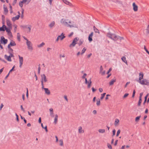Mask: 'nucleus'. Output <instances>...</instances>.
<instances>
[{"label":"nucleus","mask_w":149,"mask_h":149,"mask_svg":"<svg viewBox=\"0 0 149 149\" xmlns=\"http://www.w3.org/2000/svg\"><path fill=\"white\" fill-rule=\"evenodd\" d=\"M19 62V67L21 68L22 65L23 61V59L22 57L20 56L19 55H18Z\"/></svg>","instance_id":"nucleus-6"},{"label":"nucleus","mask_w":149,"mask_h":149,"mask_svg":"<svg viewBox=\"0 0 149 149\" xmlns=\"http://www.w3.org/2000/svg\"><path fill=\"white\" fill-rule=\"evenodd\" d=\"M130 83V82H127L125 86V88H126L127 87V85L128 84H129Z\"/></svg>","instance_id":"nucleus-63"},{"label":"nucleus","mask_w":149,"mask_h":149,"mask_svg":"<svg viewBox=\"0 0 149 149\" xmlns=\"http://www.w3.org/2000/svg\"><path fill=\"white\" fill-rule=\"evenodd\" d=\"M105 95V93H103L102 94H101V97H100V99L101 100H102V99H103Z\"/></svg>","instance_id":"nucleus-38"},{"label":"nucleus","mask_w":149,"mask_h":149,"mask_svg":"<svg viewBox=\"0 0 149 149\" xmlns=\"http://www.w3.org/2000/svg\"><path fill=\"white\" fill-rule=\"evenodd\" d=\"M92 90L93 92H94L96 90L93 87L92 88Z\"/></svg>","instance_id":"nucleus-64"},{"label":"nucleus","mask_w":149,"mask_h":149,"mask_svg":"<svg viewBox=\"0 0 149 149\" xmlns=\"http://www.w3.org/2000/svg\"><path fill=\"white\" fill-rule=\"evenodd\" d=\"M5 58H6L8 61H11L12 60L11 59V57H10L9 56H7V55H5Z\"/></svg>","instance_id":"nucleus-16"},{"label":"nucleus","mask_w":149,"mask_h":149,"mask_svg":"<svg viewBox=\"0 0 149 149\" xmlns=\"http://www.w3.org/2000/svg\"><path fill=\"white\" fill-rule=\"evenodd\" d=\"M107 146H108V148H109V149H112V146H111V145L109 144V143H108L107 144Z\"/></svg>","instance_id":"nucleus-51"},{"label":"nucleus","mask_w":149,"mask_h":149,"mask_svg":"<svg viewBox=\"0 0 149 149\" xmlns=\"http://www.w3.org/2000/svg\"><path fill=\"white\" fill-rule=\"evenodd\" d=\"M121 59L122 61L124 63H127V61L126 60V58L125 57V56H123L121 58Z\"/></svg>","instance_id":"nucleus-28"},{"label":"nucleus","mask_w":149,"mask_h":149,"mask_svg":"<svg viewBox=\"0 0 149 149\" xmlns=\"http://www.w3.org/2000/svg\"><path fill=\"white\" fill-rule=\"evenodd\" d=\"M120 130H118V131L117 132L116 136H118L119 135V134H120Z\"/></svg>","instance_id":"nucleus-43"},{"label":"nucleus","mask_w":149,"mask_h":149,"mask_svg":"<svg viewBox=\"0 0 149 149\" xmlns=\"http://www.w3.org/2000/svg\"><path fill=\"white\" fill-rule=\"evenodd\" d=\"M6 23L7 25L9 27H10L11 26V24L10 23V21L9 19L6 20Z\"/></svg>","instance_id":"nucleus-19"},{"label":"nucleus","mask_w":149,"mask_h":149,"mask_svg":"<svg viewBox=\"0 0 149 149\" xmlns=\"http://www.w3.org/2000/svg\"><path fill=\"white\" fill-rule=\"evenodd\" d=\"M65 20L64 19H62L61 20V22L62 24H65Z\"/></svg>","instance_id":"nucleus-45"},{"label":"nucleus","mask_w":149,"mask_h":149,"mask_svg":"<svg viewBox=\"0 0 149 149\" xmlns=\"http://www.w3.org/2000/svg\"><path fill=\"white\" fill-rule=\"evenodd\" d=\"M44 89L45 93L47 94L48 95H49L50 94V92L49 90L47 88H45L43 87V88H42Z\"/></svg>","instance_id":"nucleus-14"},{"label":"nucleus","mask_w":149,"mask_h":149,"mask_svg":"<svg viewBox=\"0 0 149 149\" xmlns=\"http://www.w3.org/2000/svg\"><path fill=\"white\" fill-rule=\"evenodd\" d=\"M93 32H92L88 36V40L90 42H91L92 40V36H93Z\"/></svg>","instance_id":"nucleus-10"},{"label":"nucleus","mask_w":149,"mask_h":149,"mask_svg":"<svg viewBox=\"0 0 149 149\" xmlns=\"http://www.w3.org/2000/svg\"><path fill=\"white\" fill-rule=\"evenodd\" d=\"M59 142L60 143V145L61 146H63V140L62 139H60L59 140Z\"/></svg>","instance_id":"nucleus-34"},{"label":"nucleus","mask_w":149,"mask_h":149,"mask_svg":"<svg viewBox=\"0 0 149 149\" xmlns=\"http://www.w3.org/2000/svg\"><path fill=\"white\" fill-rule=\"evenodd\" d=\"M28 25H22L21 26V27L24 29L25 28H27V27L28 26Z\"/></svg>","instance_id":"nucleus-48"},{"label":"nucleus","mask_w":149,"mask_h":149,"mask_svg":"<svg viewBox=\"0 0 149 149\" xmlns=\"http://www.w3.org/2000/svg\"><path fill=\"white\" fill-rule=\"evenodd\" d=\"M41 85L42 86V88H43L44 87V84H43V81L44 82H45L47 81V79L46 77L45 74H42L41 75Z\"/></svg>","instance_id":"nucleus-2"},{"label":"nucleus","mask_w":149,"mask_h":149,"mask_svg":"<svg viewBox=\"0 0 149 149\" xmlns=\"http://www.w3.org/2000/svg\"><path fill=\"white\" fill-rule=\"evenodd\" d=\"M142 102V98H139V102L137 104V105L138 106H140L141 103Z\"/></svg>","instance_id":"nucleus-27"},{"label":"nucleus","mask_w":149,"mask_h":149,"mask_svg":"<svg viewBox=\"0 0 149 149\" xmlns=\"http://www.w3.org/2000/svg\"><path fill=\"white\" fill-rule=\"evenodd\" d=\"M15 67V66L14 65L13 67L12 68V69H11L10 71H9V73H10V72H12V71L14 70V69Z\"/></svg>","instance_id":"nucleus-53"},{"label":"nucleus","mask_w":149,"mask_h":149,"mask_svg":"<svg viewBox=\"0 0 149 149\" xmlns=\"http://www.w3.org/2000/svg\"><path fill=\"white\" fill-rule=\"evenodd\" d=\"M16 45V44L15 42L13 40H12L10 42V44L8 45V46L9 47H11V46H15Z\"/></svg>","instance_id":"nucleus-12"},{"label":"nucleus","mask_w":149,"mask_h":149,"mask_svg":"<svg viewBox=\"0 0 149 149\" xmlns=\"http://www.w3.org/2000/svg\"><path fill=\"white\" fill-rule=\"evenodd\" d=\"M88 83V86H87L88 88H90V87H91V83Z\"/></svg>","instance_id":"nucleus-55"},{"label":"nucleus","mask_w":149,"mask_h":149,"mask_svg":"<svg viewBox=\"0 0 149 149\" xmlns=\"http://www.w3.org/2000/svg\"><path fill=\"white\" fill-rule=\"evenodd\" d=\"M58 116L57 114H56L55 115V117L54 119V123L55 124H56L58 121Z\"/></svg>","instance_id":"nucleus-17"},{"label":"nucleus","mask_w":149,"mask_h":149,"mask_svg":"<svg viewBox=\"0 0 149 149\" xmlns=\"http://www.w3.org/2000/svg\"><path fill=\"white\" fill-rule=\"evenodd\" d=\"M55 25V22L54 21L52 22L49 25V26L50 28H52Z\"/></svg>","instance_id":"nucleus-22"},{"label":"nucleus","mask_w":149,"mask_h":149,"mask_svg":"<svg viewBox=\"0 0 149 149\" xmlns=\"http://www.w3.org/2000/svg\"><path fill=\"white\" fill-rule=\"evenodd\" d=\"M8 51H9V53H13V50L10 47H9L8 46Z\"/></svg>","instance_id":"nucleus-30"},{"label":"nucleus","mask_w":149,"mask_h":149,"mask_svg":"<svg viewBox=\"0 0 149 149\" xmlns=\"http://www.w3.org/2000/svg\"><path fill=\"white\" fill-rule=\"evenodd\" d=\"M40 64L38 65V73L39 74L40 73Z\"/></svg>","instance_id":"nucleus-41"},{"label":"nucleus","mask_w":149,"mask_h":149,"mask_svg":"<svg viewBox=\"0 0 149 149\" xmlns=\"http://www.w3.org/2000/svg\"><path fill=\"white\" fill-rule=\"evenodd\" d=\"M133 9L134 11H136L138 10V7L136 4L135 3H133L132 4Z\"/></svg>","instance_id":"nucleus-8"},{"label":"nucleus","mask_w":149,"mask_h":149,"mask_svg":"<svg viewBox=\"0 0 149 149\" xmlns=\"http://www.w3.org/2000/svg\"><path fill=\"white\" fill-rule=\"evenodd\" d=\"M64 98L67 101H68V100L67 97V96L66 95L64 96Z\"/></svg>","instance_id":"nucleus-61"},{"label":"nucleus","mask_w":149,"mask_h":149,"mask_svg":"<svg viewBox=\"0 0 149 149\" xmlns=\"http://www.w3.org/2000/svg\"><path fill=\"white\" fill-rule=\"evenodd\" d=\"M31 25H28L27 28L29 29V32H31Z\"/></svg>","instance_id":"nucleus-39"},{"label":"nucleus","mask_w":149,"mask_h":149,"mask_svg":"<svg viewBox=\"0 0 149 149\" xmlns=\"http://www.w3.org/2000/svg\"><path fill=\"white\" fill-rule=\"evenodd\" d=\"M5 30H6V31L8 33H10V32H11L10 29L8 28L7 27H6Z\"/></svg>","instance_id":"nucleus-40"},{"label":"nucleus","mask_w":149,"mask_h":149,"mask_svg":"<svg viewBox=\"0 0 149 149\" xmlns=\"http://www.w3.org/2000/svg\"><path fill=\"white\" fill-rule=\"evenodd\" d=\"M19 18V15H18L17 16L13 17L12 19L13 22H15V21L18 20Z\"/></svg>","instance_id":"nucleus-11"},{"label":"nucleus","mask_w":149,"mask_h":149,"mask_svg":"<svg viewBox=\"0 0 149 149\" xmlns=\"http://www.w3.org/2000/svg\"><path fill=\"white\" fill-rule=\"evenodd\" d=\"M1 41L2 43H3L5 45L7 43L8 40L6 39H5L4 37L1 36Z\"/></svg>","instance_id":"nucleus-7"},{"label":"nucleus","mask_w":149,"mask_h":149,"mask_svg":"<svg viewBox=\"0 0 149 149\" xmlns=\"http://www.w3.org/2000/svg\"><path fill=\"white\" fill-rule=\"evenodd\" d=\"M84 42V40L82 39H81L79 41V42L77 43V44H78L79 46H80L81 45L83 42Z\"/></svg>","instance_id":"nucleus-21"},{"label":"nucleus","mask_w":149,"mask_h":149,"mask_svg":"<svg viewBox=\"0 0 149 149\" xmlns=\"http://www.w3.org/2000/svg\"><path fill=\"white\" fill-rule=\"evenodd\" d=\"M144 74L143 73L141 72H140L139 74V81H140L142 79H143Z\"/></svg>","instance_id":"nucleus-9"},{"label":"nucleus","mask_w":149,"mask_h":149,"mask_svg":"<svg viewBox=\"0 0 149 149\" xmlns=\"http://www.w3.org/2000/svg\"><path fill=\"white\" fill-rule=\"evenodd\" d=\"M31 0H22V1L24 3H25L27 4H29L31 1Z\"/></svg>","instance_id":"nucleus-23"},{"label":"nucleus","mask_w":149,"mask_h":149,"mask_svg":"<svg viewBox=\"0 0 149 149\" xmlns=\"http://www.w3.org/2000/svg\"><path fill=\"white\" fill-rule=\"evenodd\" d=\"M26 44L29 49L31 50L33 49L32 44L31 42L29 40H27V41H26Z\"/></svg>","instance_id":"nucleus-5"},{"label":"nucleus","mask_w":149,"mask_h":149,"mask_svg":"<svg viewBox=\"0 0 149 149\" xmlns=\"http://www.w3.org/2000/svg\"><path fill=\"white\" fill-rule=\"evenodd\" d=\"M137 81L142 85H148L149 84V82L146 79H144L140 81L137 80Z\"/></svg>","instance_id":"nucleus-3"},{"label":"nucleus","mask_w":149,"mask_h":149,"mask_svg":"<svg viewBox=\"0 0 149 149\" xmlns=\"http://www.w3.org/2000/svg\"><path fill=\"white\" fill-rule=\"evenodd\" d=\"M46 132H48V130H47V127L46 125L45 127H44V128Z\"/></svg>","instance_id":"nucleus-60"},{"label":"nucleus","mask_w":149,"mask_h":149,"mask_svg":"<svg viewBox=\"0 0 149 149\" xmlns=\"http://www.w3.org/2000/svg\"><path fill=\"white\" fill-rule=\"evenodd\" d=\"M12 53H9L10 54L9 56H10V57L11 58L12 57H14V56L13 54H12Z\"/></svg>","instance_id":"nucleus-59"},{"label":"nucleus","mask_w":149,"mask_h":149,"mask_svg":"<svg viewBox=\"0 0 149 149\" xmlns=\"http://www.w3.org/2000/svg\"><path fill=\"white\" fill-rule=\"evenodd\" d=\"M65 25H67V24H68V26H69V27H70V28H71L72 27H73V26H72V25H70V24H68V22H65Z\"/></svg>","instance_id":"nucleus-44"},{"label":"nucleus","mask_w":149,"mask_h":149,"mask_svg":"<svg viewBox=\"0 0 149 149\" xmlns=\"http://www.w3.org/2000/svg\"><path fill=\"white\" fill-rule=\"evenodd\" d=\"M86 75L87 74L86 73H84L83 75L82 76V78L83 79H85V78H86L85 77Z\"/></svg>","instance_id":"nucleus-52"},{"label":"nucleus","mask_w":149,"mask_h":149,"mask_svg":"<svg viewBox=\"0 0 149 149\" xmlns=\"http://www.w3.org/2000/svg\"><path fill=\"white\" fill-rule=\"evenodd\" d=\"M8 35L10 37H12L13 36L12 33L11 32H10V33H8Z\"/></svg>","instance_id":"nucleus-56"},{"label":"nucleus","mask_w":149,"mask_h":149,"mask_svg":"<svg viewBox=\"0 0 149 149\" xmlns=\"http://www.w3.org/2000/svg\"><path fill=\"white\" fill-rule=\"evenodd\" d=\"M96 101H97V103H96L97 105V106H100V99L99 98L97 99L96 100Z\"/></svg>","instance_id":"nucleus-31"},{"label":"nucleus","mask_w":149,"mask_h":149,"mask_svg":"<svg viewBox=\"0 0 149 149\" xmlns=\"http://www.w3.org/2000/svg\"><path fill=\"white\" fill-rule=\"evenodd\" d=\"M112 136H114L115 134L116 133V130L115 129H114L112 131Z\"/></svg>","instance_id":"nucleus-47"},{"label":"nucleus","mask_w":149,"mask_h":149,"mask_svg":"<svg viewBox=\"0 0 149 149\" xmlns=\"http://www.w3.org/2000/svg\"><path fill=\"white\" fill-rule=\"evenodd\" d=\"M107 36L109 38L114 41L117 40L119 38H120V40L124 39V38L123 37H120V36L117 37L115 34H112L110 32L107 33Z\"/></svg>","instance_id":"nucleus-1"},{"label":"nucleus","mask_w":149,"mask_h":149,"mask_svg":"<svg viewBox=\"0 0 149 149\" xmlns=\"http://www.w3.org/2000/svg\"><path fill=\"white\" fill-rule=\"evenodd\" d=\"M3 9L5 13H7L8 12V10L6 7L5 5H3Z\"/></svg>","instance_id":"nucleus-24"},{"label":"nucleus","mask_w":149,"mask_h":149,"mask_svg":"<svg viewBox=\"0 0 149 149\" xmlns=\"http://www.w3.org/2000/svg\"><path fill=\"white\" fill-rule=\"evenodd\" d=\"M145 50L146 51V52L149 55V52L147 50V49L145 47V46L144 48Z\"/></svg>","instance_id":"nucleus-57"},{"label":"nucleus","mask_w":149,"mask_h":149,"mask_svg":"<svg viewBox=\"0 0 149 149\" xmlns=\"http://www.w3.org/2000/svg\"><path fill=\"white\" fill-rule=\"evenodd\" d=\"M98 131L100 133H104L105 132L104 129H100L98 130Z\"/></svg>","instance_id":"nucleus-35"},{"label":"nucleus","mask_w":149,"mask_h":149,"mask_svg":"<svg viewBox=\"0 0 149 149\" xmlns=\"http://www.w3.org/2000/svg\"><path fill=\"white\" fill-rule=\"evenodd\" d=\"M45 45V43L44 42H42L40 45H38L37 47L39 48L41 47H42L44 45Z\"/></svg>","instance_id":"nucleus-33"},{"label":"nucleus","mask_w":149,"mask_h":149,"mask_svg":"<svg viewBox=\"0 0 149 149\" xmlns=\"http://www.w3.org/2000/svg\"><path fill=\"white\" fill-rule=\"evenodd\" d=\"M23 3H24L22 1H20L19 2V5L22 8V7L23 6Z\"/></svg>","instance_id":"nucleus-37"},{"label":"nucleus","mask_w":149,"mask_h":149,"mask_svg":"<svg viewBox=\"0 0 149 149\" xmlns=\"http://www.w3.org/2000/svg\"><path fill=\"white\" fill-rule=\"evenodd\" d=\"M6 26L5 25H3L2 27H0V31H4L5 30L6 28Z\"/></svg>","instance_id":"nucleus-13"},{"label":"nucleus","mask_w":149,"mask_h":149,"mask_svg":"<svg viewBox=\"0 0 149 149\" xmlns=\"http://www.w3.org/2000/svg\"><path fill=\"white\" fill-rule=\"evenodd\" d=\"M63 2L66 4L71 6L72 4L67 0H62Z\"/></svg>","instance_id":"nucleus-18"},{"label":"nucleus","mask_w":149,"mask_h":149,"mask_svg":"<svg viewBox=\"0 0 149 149\" xmlns=\"http://www.w3.org/2000/svg\"><path fill=\"white\" fill-rule=\"evenodd\" d=\"M79 38L77 37L75 38L73 40L72 42L70 45L69 47H72L75 46L76 44L77 43V42L79 40Z\"/></svg>","instance_id":"nucleus-4"},{"label":"nucleus","mask_w":149,"mask_h":149,"mask_svg":"<svg viewBox=\"0 0 149 149\" xmlns=\"http://www.w3.org/2000/svg\"><path fill=\"white\" fill-rule=\"evenodd\" d=\"M110 96V95H109V94H107V95H106V97L105 98V100H107L108 99V96Z\"/></svg>","instance_id":"nucleus-58"},{"label":"nucleus","mask_w":149,"mask_h":149,"mask_svg":"<svg viewBox=\"0 0 149 149\" xmlns=\"http://www.w3.org/2000/svg\"><path fill=\"white\" fill-rule=\"evenodd\" d=\"M78 131L79 133H83L84 132V131L82 130V127L81 126L79 127Z\"/></svg>","instance_id":"nucleus-20"},{"label":"nucleus","mask_w":149,"mask_h":149,"mask_svg":"<svg viewBox=\"0 0 149 149\" xmlns=\"http://www.w3.org/2000/svg\"><path fill=\"white\" fill-rule=\"evenodd\" d=\"M17 0H14V1L12 3V5L14 6L16 3Z\"/></svg>","instance_id":"nucleus-54"},{"label":"nucleus","mask_w":149,"mask_h":149,"mask_svg":"<svg viewBox=\"0 0 149 149\" xmlns=\"http://www.w3.org/2000/svg\"><path fill=\"white\" fill-rule=\"evenodd\" d=\"M86 50V48L85 47H84L82 50L81 53V55H82L85 52Z\"/></svg>","instance_id":"nucleus-36"},{"label":"nucleus","mask_w":149,"mask_h":149,"mask_svg":"<svg viewBox=\"0 0 149 149\" xmlns=\"http://www.w3.org/2000/svg\"><path fill=\"white\" fill-rule=\"evenodd\" d=\"M17 39L19 40V41H20V36L17 35Z\"/></svg>","instance_id":"nucleus-62"},{"label":"nucleus","mask_w":149,"mask_h":149,"mask_svg":"<svg viewBox=\"0 0 149 149\" xmlns=\"http://www.w3.org/2000/svg\"><path fill=\"white\" fill-rule=\"evenodd\" d=\"M119 120L118 119H115V125H116L119 122Z\"/></svg>","instance_id":"nucleus-42"},{"label":"nucleus","mask_w":149,"mask_h":149,"mask_svg":"<svg viewBox=\"0 0 149 149\" xmlns=\"http://www.w3.org/2000/svg\"><path fill=\"white\" fill-rule=\"evenodd\" d=\"M50 116L51 117H54L53 112H50Z\"/></svg>","instance_id":"nucleus-50"},{"label":"nucleus","mask_w":149,"mask_h":149,"mask_svg":"<svg viewBox=\"0 0 149 149\" xmlns=\"http://www.w3.org/2000/svg\"><path fill=\"white\" fill-rule=\"evenodd\" d=\"M116 81V79H112L111 81L109 82V84L110 85H113V83L115 82Z\"/></svg>","instance_id":"nucleus-26"},{"label":"nucleus","mask_w":149,"mask_h":149,"mask_svg":"<svg viewBox=\"0 0 149 149\" xmlns=\"http://www.w3.org/2000/svg\"><path fill=\"white\" fill-rule=\"evenodd\" d=\"M147 33L148 34L149 33V25H148L146 29Z\"/></svg>","instance_id":"nucleus-49"},{"label":"nucleus","mask_w":149,"mask_h":149,"mask_svg":"<svg viewBox=\"0 0 149 149\" xmlns=\"http://www.w3.org/2000/svg\"><path fill=\"white\" fill-rule=\"evenodd\" d=\"M141 117V116H138L136 117L135 118V121L136 122H138L139 120V119Z\"/></svg>","instance_id":"nucleus-32"},{"label":"nucleus","mask_w":149,"mask_h":149,"mask_svg":"<svg viewBox=\"0 0 149 149\" xmlns=\"http://www.w3.org/2000/svg\"><path fill=\"white\" fill-rule=\"evenodd\" d=\"M93 29L94 30L95 33H100L99 30L97 29L95 26H93Z\"/></svg>","instance_id":"nucleus-25"},{"label":"nucleus","mask_w":149,"mask_h":149,"mask_svg":"<svg viewBox=\"0 0 149 149\" xmlns=\"http://www.w3.org/2000/svg\"><path fill=\"white\" fill-rule=\"evenodd\" d=\"M58 37L61 40H62L65 38V36L63 34V33H62L61 35L58 36Z\"/></svg>","instance_id":"nucleus-15"},{"label":"nucleus","mask_w":149,"mask_h":149,"mask_svg":"<svg viewBox=\"0 0 149 149\" xmlns=\"http://www.w3.org/2000/svg\"><path fill=\"white\" fill-rule=\"evenodd\" d=\"M24 10L22 8V13L21 15V18L22 19L24 17Z\"/></svg>","instance_id":"nucleus-29"},{"label":"nucleus","mask_w":149,"mask_h":149,"mask_svg":"<svg viewBox=\"0 0 149 149\" xmlns=\"http://www.w3.org/2000/svg\"><path fill=\"white\" fill-rule=\"evenodd\" d=\"M128 95H129V94L128 93H126L125 94V95H124L123 96V98H125L126 97H127V96Z\"/></svg>","instance_id":"nucleus-46"}]
</instances>
